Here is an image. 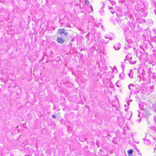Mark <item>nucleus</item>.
<instances>
[{
    "instance_id": "obj_1",
    "label": "nucleus",
    "mask_w": 156,
    "mask_h": 156,
    "mask_svg": "<svg viewBox=\"0 0 156 156\" xmlns=\"http://www.w3.org/2000/svg\"><path fill=\"white\" fill-rule=\"evenodd\" d=\"M137 56L139 57V59L141 61H146L148 59L147 55L140 51L137 52Z\"/></svg>"
},
{
    "instance_id": "obj_2",
    "label": "nucleus",
    "mask_w": 156,
    "mask_h": 156,
    "mask_svg": "<svg viewBox=\"0 0 156 156\" xmlns=\"http://www.w3.org/2000/svg\"><path fill=\"white\" fill-rule=\"evenodd\" d=\"M126 60L129 61V62L131 64H135L136 62L135 59L132 58V55L131 54H128L126 56L124 61H125Z\"/></svg>"
},
{
    "instance_id": "obj_3",
    "label": "nucleus",
    "mask_w": 156,
    "mask_h": 156,
    "mask_svg": "<svg viewBox=\"0 0 156 156\" xmlns=\"http://www.w3.org/2000/svg\"><path fill=\"white\" fill-rule=\"evenodd\" d=\"M105 39H103L102 41L103 43L106 44L109 42V40H111L112 39V37H106V36H105Z\"/></svg>"
},
{
    "instance_id": "obj_4",
    "label": "nucleus",
    "mask_w": 156,
    "mask_h": 156,
    "mask_svg": "<svg viewBox=\"0 0 156 156\" xmlns=\"http://www.w3.org/2000/svg\"><path fill=\"white\" fill-rule=\"evenodd\" d=\"M121 47V45L119 43L115 44L114 46V48L116 50H119Z\"/></svg>"
},
{
    "instance_id": "obj_5",
    "label": "nucleus",
    "mask_w": 156,
    "mask_h": 156,
    "mask_svg": "<svg viewBox=\"0 0 156 156\" xmlns=\"http://www.w3.org/2000/svg\"><path fill=\"white\" fill-rule=\"evenodd\" d=\"M93 24L94 27H97L100 26H101L102 27H103L102 25L100 23H98L97 24L95 22H94L93 23Z\"/></svg>"
},
{
    "instance_id": "obj_6",
    "label": "nucleus",
    "mask_w": 156,
    "mask_h": 156,
    "mask_svg": "<svg viewBox=\"0 0 156 156\" xmlns=\"http://www.w3.org/2000/svg\"><path fill=\"white\" fill-rule=\"evenodd\" d=\"M119 77L121 79H123L124 77V74L122 72L119 74Z\"/></svg>"
},
{
    "instance_id": "obj_7",
    "label": "nucleus",
    "mask_w": 156,
    "mask_h": 156,
    "mask_svg": "<svg viewBox=\"0 0 156 156\" xmlns=\"http://www.w3.org/2000/svg\"><path fill=\"white\" fill-rule=\"evenodd\" d=\"M57 41L59 43H63L64 41L61 37H58L57 39Z\"/></svg>"
},
{
    "instance_id": "obj_8",
    "label": "nucleus",
    "mask_w": 156,
    "mask_h": 156,
    "mask_svg": "<svg viewBox=\"0 0 156 156\" xmlns=\"http://www.w3.org/2000/svg\"><path fill=\"white\" fill-rule=\"evenodd\" d=\"M133 87H134V85L133 84H130L128 86L129 89L131 91H132L133 90Z\"/></svg>"
},
{
    "instance_id": "obj_9",
    "label": "nucleus",
    "mask_w": 156,
    "mask_h": 156,
    "mask_svg": "<svg viewBox=\"0 0 156 156\" xmlns=\"http://www.w3.org/2000/svg\"><path fill=\"white\" fill-rule=\"evenodd\" d=\"M116 14L117 16L118 17H122V12L120 11H118L116 12Z\"/></svg>"
},
{
    "instance_id": "obj_10",
    "label": "nucleus",
    "mask_w": 156,
    "mask_h": 156,
    "mask_svg": "<svg viewBox=\"0 0 156 156\" xmlns=\"http://www.w3.org/2000/svg\"><path fill=\"white\" fill-rule=\"evenodd\" d=\"M133 70H130V73L128 74L129 76L131 78L133 77Z\"/></svg>"
},
{
    "instance_id": "obj_11",
    "label": "nucleus",
    "mask_w": 156,
    "mask_h": 156,
    "mask_svg": "<svg viewBox=\"0 0 156 156\" xmlns=\"http://www.w3.org/2000/svg\"><path fill=\"white\" fill-rule=\"evenodd\" d=\"M115 85L116 87H120L121 86V84L119 83V81H118L115 83Z\"/></svg>"
},
{
    "instance_id": "obj_12",
    "label": "nucleus",
    "mask_w": 156,
    "mask_h": 156,
    "mask_svg": "<svg viewBox=\"0 0 156 156\" xmlns=\"http://www.w3.org/2000/svg\"><path fill=\"white\" fill-rule=\"evenodd\" d=\"M59 33L60 34H64L65 30L63 29H59Z\"/></svg>"
},
{
    "instance_id": "obj_13",
    "label": "nucleus",
    "mask_w": 156,
    "mask_h": 156,
    "mask_svg": "<svg viewBox=\"0 0 156 156\" xmlns=\"http://www.w3.org/2000/svg\"><path fill=\"white\" fill-rule=\"evenodd\" d=\"M133 152V150L132 149L129 150L128 151V153L129 156H130V154H131Z\"/></svg>"
},
{
    "instance_id": "obj_14",
    "label": "nucleus",
    "mask_w": 156,
    "mask_h": 156,
    "mask_svg": "<svg viewBox=\"0 0 156 156\" xmlns=\"http://www.w3.org/2000/svg\"><path fill=\"white\" fill-rule=\"evenodd\" d=\"M100 12L101 13V15H103L104 14V11L103 9H101L100 10Z\"/></svg>"
},
{
    "instance_id": "obj_15",
    "label": "nucleus",
    "mask_w": 156,
    "mask_h": 156,
    "mask_svg": "<svg viewBox=\"0 0 156 156\" xmlns=\"http://www.w3.org/2000/svg\"><path fill=\"white\" fill-rule=\"evenodd\" d=\"M110 2L112 5H115L116 4V3L114 1H110Z\"/></svg>"
},
{
    "instance_id": "obj_16",
    "label": "nucleus",
    "mask_w": 156,
    "mask_h": 156,
    "mask_svg": "<svg viewBox=\"0 0 156 156\" xmlns=\"http://www.w3.org/2000/svg\"><path fill=\"white\" fill-rule=\"evenodd\" d=\"M84 2L86 5H88L89 4L88 0H85Z\"/></svg>"
},
{
    "instance_id": "obj_17",
    "label": "nucleus",
    "mask_w": 156,
    "mask_h": 156,
    "mask_svg": "<svg viewBox=\"0 0 156 156\" xmlns=\"http://www.w3.org/2000/svg\"><path fill=\"white\" fill-rule=\"evenodd\" d=\"M126 41L128 43H131L132 42V41L131 40H129L128 39H126Z\"/></svg>"
},
{
    "instance_id": "obj_18",
    "label": "nucleus",
    "mask_w": 156,
    "mask_h": 156,
    "mask_svg": "<svg viewBox=\"0 0 156 156\" xmlns=\"http://www.w3.org/2000/svg\"><path fill=\"white\" fill-rule=\"evenodd\" d=\"M121 67L122 69L123 70L125 68V66L123 64V63H122V64H121Z\"/></svg>"
},
{
    "instance_id": "obj_19",
    "label": "nucleus",
    "mask_w": 156,
    "mask_h": 156,
    "mask_svg": "<svg viewBox=\"0 0 156 156\" xmlns=\"http://www.w3.org/2000/svg\"><path fill=\"white\" fill-rule=\"evenodd\" d=\"M101 3L102 5V7L103 8H104L105 6V4L104 3V2H101Z\"/></svg>"
},
{
    "instance_id": "obj_20",
    "label": "nucleus",
    "mask_w": 156,
    "mask_h": 156,
    "mask_svg": "<svg viewBox=\"0 0 156 156\" xmlns=\"http://www.w3.org/2000/svg\"><path fill=\"white\" fill-rule=\"evenodd\" d=\"M63 34L66 36L68 34V33L67 32H64V33Z\"/></svg>"
},
{
    "instance_id": "obj_21",
    "label": "nucleus",
    "mask_w": 156,
    "mask_h": 156,
    "mask_svg": "<svg viewBox=\"0 0 156 156\" xmlns=\"http://www.w3.org/2000/svg\"><path fill=\"white\" fill-rule=\"evenodd\" d=\"M52 117L53 118H56V116L55 115L53 114L52 115Z\"/></svg>"
},
{
    "instance_id": "obj_22",
    "label": "nucleus",
    "mask_w": 156,
    "mask_h": 156,
    "mask_svg": "<svg viewBox=\"0 0 156 156\" xmlns=\"http://www.w3.org/2000/svg\"><path fill=\"white\" fill-rule=\"evenodd\" d=\"M128 110V109H126V108H125V111H127Z\"/></svg>"
},
{
    "instance_id": "obj_23",
    "label": "nucleus",
    "mask_w": 156,
    "mask_h": 156,
    "mask_svg": "<svg viewBox=\"0 0 156 156\" xmlns=\"http://www.w3.org/2000/svg\"><path fill=\"white\" fill-rule=\"evenodd\" d=\"M111 13H114V12L112 11L111 10Z\"/></svg>"
},
{
    "instance_id": "obj_24",
    "label": "nucleus",
    "mask_w": 156,
    "mask_h": 156,
    "mask_svg": "<svg viewBox=\"0 0 156 156\" xmlns=\"http://www.w3.org/2000/svg\"><path fill=\"white\" fill-rule=\"evenodd\" d=\"M90 6L91 7L92 10L93 8H92V6L90 5Z\"/></svg>"
},
{
    "instance_id": "obj_25",
    "label": "nucleus",
    "mask_w": 156,
    "mask_h": 156,
    "mask_svg": "<svg viewBox=\"0 0 156 156\" xmlns=\"http://www.w3.org/2000/svg\"><path fill=\"white\" fill-rule=\"evenodd\" d=\"M154 151H155V150L156 149V148H155V147H154Z\"/></svg>"
},
{
    "instance_id": "obj_26",
    "label": "nucleus",
    "mask_w": 156,
    "mask_h": 156,
    "mask_svg": "<svg viewBox=\"0 0 156 156\" xmlns=\"http://www.w3.org/2000/svg\"><path fill=\"white\" fill-rule=\"evenodd\" d=\"M109 9H112V7L110 8Z\"/></svg>"
},
{
    "instance_id": "obj_27",
    "label": "nucleus",
    "mask_w": 156,
    "mask_h": 156,
    "mask_svg": "<svg viewBox=\"0 0 156 156\" xmlns=\"http://www.w3.org/2000/svg\"><path fill=\"white\" fill-rule=\"evenodd\" d=\"M138 116L139 117H140V115L139 114L138 115Z\"/></svg>"
},
{
    "instance_id": "obj_28",
    "label": "nucleus",
    "mask_w": 156,
    "mask_h": 156,
    "mask_svg": "<svg viewBox=\"0 0 156 156\" xmlns=\"http://www.w3.org/2000/svg\"><path fill=\"white\" fill-rule=\"evenodd\" d=\"M138 76H139V77H140V76H138Z\"/></svg>"
},
{
    "instance_id": "obj_29",
    "label": "nucleus",
    "mask_w": 156,
    "mask_h": 156,
    "mask_svg": "<svg viewBox=\"0 0 156 156\" xmlns=\"http://www.w3.org/2000/svg\"><path fill=\"white\" fill-rule=\"evenodd\" d=\"M132 115V112H131V115Z\"/></svg>"
},
{
    "instance_id": "obj_30",
    "label": "nucleus",
    "mask_w": 156,
    "mask_h": 156,
    "mask_svg": "<svg viewBox=\"0 0 156 156\" xmlns=\"http://www.w3.org/2000/svg\"><path fill=\"white\" fill-rule=\"evenodd\" d=\"M139 151V149H137V151Z\"/></svg>"
},
{
    "instance_id": "obj_31",
    "label": "nucleus",
    "mask_w": 156,
    "mask_h": 156,
    "mask_svg": "<svg viewBox=\"0 0 156 156\" xmlns=\"http://www.w3.org/2000/svg\"><path fill=\"white\" fill-rule=\"evenodd\" d=\"M126 105H124V106H125V107H126Z\"/></svg>"
},
{
    "instance_id": "obj_32",
    "label": "nucleus",
    "mask_w": 156,
    "mask_h": 156,
    "mask_svg": "<svg viewBox=\"0 0 156 156\" xmlns=\"http://www.w3.org/2000/svg\"><path fill=\"white\" fill-rule=\"evenodd\" d=\"M127 103L128 104V101H127Z\"/></svg>"
}]
</instances>
